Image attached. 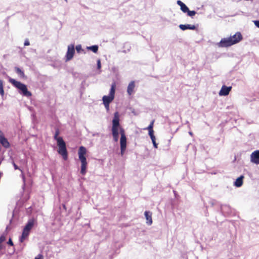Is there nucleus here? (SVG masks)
Wrapping results in <instances>:
<instances>
[{
    "label": "nucleus",
    "instance_id": "1",
    "mask_svg": "<svg viewBox=\"0 0 259 259\" xmlns=\"http://www.w3.org/2000/svg\"><path fill=\"white\" fill-rule=\"evenodd\" d=\"M242 38L240 32H237L232 36L227 38H224L221 39L218 44L220 47H228L238 43Z\"/></svg>",
    "mask_w": 259,
    "mask_h": 259
},
{
    "label": "nucleus",
    "instance_id": "2",
    "mask_svg": "<svg viewBox=\"0 0 259 259\" xmlns=\"http://www.w3.org/2000/svg\"><path fill=\"white\" fill-rule=\"evenodd\" d=\"M9 81L14 87L18 90L19 94L26 97L31 96L32 94L28 90L26 84L12 78H10Z\"/></svg>",
    "mask_w": 259,
    "mask_h": 259
},
{
    "label": "nucleus",
    "instance_id": "3",
    "mask_svg": "<svg viewBox=\"0 0 259 259\" xmlns=\"http://www.w3.org/2000/svg\"><path fill=\"white\" fill-rule=\"evenodd\" d=\"M54 139L57 141L58 146V152L62 156L64 159L66 160L68 157V153L66 143L63 138L54 135Z\"/></svg>",
    "mask_w": 259,
    "mask_h": 259
},
{
    "label": "nucleus",
    "instance_id": "4",
    "mask_svg": "<svg viewBox=\"0 0 259 259\" xmlns=\"http://www.w3.org/2000/svg\"><path fill=\"white\" fill-rule=\"evenodd\" d=\"M36 223V221L34 219H30L28 221L23 228L22 235L19 238V241L21 243L23 242L24 240L28 237L31 230Z\"/></svg>",
    "mask_w": 259,
    "mask_h": 259
},
{
    "label": "nucleus",
    "instance_id": "5",
    "mask_svg": "<svg viewBox=\"0 0 259 259\" xmlns=\"http://www.w3.org/2000/svg\"><path fill=\"white\" fill-rule=\"evenodd\" d=\"M115 92V84L112 83L108 96H104L102 98L103 104H109L114 100Z\"/></svg>",
    "mask_w": 259,
    "mask_h": 259
},
{
    "label": "nucleus",
    "instance_id": "6",
    "mask_svg": "<svg viewBox=\"0 0 259 259\" xmlns=\"http://www.w3.org/2000/svg\"><path fill=\"white\" fill-rule=\"evenodd\" d=\"M75 54L74 46L73 44L69 45L67 47V51L65 55L66 61L71 60Z\"/></svg>",
    "mask_w": 259,
    "mask_h": 259
},
{
    "label": "nucleus",
    "instance_id": "7",
    "mask_svg": "<svg viewBox=\"0 0 259 259\" xmlns=\"http://www.w3.org/2000/svg\"><path fill=\"white\" fill-rule=\"evenodd\" d=\"M120 133L121 135L120 140V148H122V149H123L124 147L126 148V137L125 135L124 131L122 128H120Z\"/></svg>",
    "mask_w": 259,
    "mask_h": 259
},
{
    "label": "nucleus",
    "instance_id": "8",
    "mask_svg": "<svg viewBox=\"0 0 259 259\" xmlns=\"http://www.w3.org/2000/svg\"><path fill=\"white\" fill-rule=\"evenodd\" d=\"M251 161L255 164H259V150L253 152L250 155Z\"/></svg>",
    "mask_w": 259,
    "mask_h": 259
},
{
    "label": "nucleus",
    "instance_id": "9",
    "mask_svg": "<svg viewBox=\"0 0 259 259\" xmlns=\"http://www.w3.org/2000/svg\"><path fill=\"white\" fill-rule=\"evenodd\" d=\"M119 125H120V124H119V113L118 112H116L114 114V118L112 120V128H118Z\"/></svg>",
    "mask_w": 259,
    "mask_h": 259
},
{
    "label": "nucleus",
    "instance_id": "10",
    "mask_svg": "<svg viewBox=\"0 0 259 259\" xmlns=\"http://www.w3.org/2000/svg\"><path fill=\"white\" fill-rule=\"evenodd\" d=\"M232 89V87H227L225 85H223L220 91V96H227L229 95L230 92Z\"/></svg>",
    "mask_w": 259,
    "mask_h": 259
},
{
    "label": "nucleus",
    "instance_id": "11",
    "mask_svg": "<svg viewBox=\"0 0 259 259\" xmlns=\"http://www.w3.org/2000/svg\"><path fill=\"white\" fill-rule=\"evenodd\" d=\"M179 28L184 31L187 29L195 30L197 28L195 25L191 24H180Z\"/></svg>",
    "mask_w": 259,
    "mask_h": 259
},
{
    "label": "nucleus",
    "instance_id": "12",
    "mask_svg": "<svg viewBox=\"0 0 259 259\" xmlns=\"http://www.w3.org/2000/svg\"><path fill=\"white\" fill-rule=\"evenodd\" d=\"M144 215L146 219V224L151 225L152 224V213L149 211H145Z\"/></svg>",
    "mask_w": 259,
    "mask_h": 259
},
{
    "label": "nucleus",
    "instance_id": "13",
    "mask_svg": "<svg viewBox=\"0 0 259 259\" xmlns=\"http://www.w3.org/2000/svg\"><path fill=\"white\" fill-rule=\"evenodd\" d=\"M135 87V83L134 81H132L130 82L127 86V92L129 95H131L133 92Z\"/></svg>",
    "mask_w": 259,
    "mask_h": 259
},
{
    "label": "nucleus",
    "instance_id": "14",
    "mask_svg": "<svg viewBox=\"0 0 259 259\" xmlns=\"http://www.w3.org/2000/svg\"><path fill=\"white\" fill-rule=\"evenodd\" d=\"M244 176L243 175L238 177L234 182V185L236 187H240L243 184Z\"/></svg>",
    "mask_w": 259,
    "mask_h": 259
},
{
    "label": "nucleus",
    "instance_id": "15",
    "mask_svg": "<svg viewBox=\"0 0 259 259\" xmlns=\"http://www.w3.org/2000/svg\"><path fill=\"white\" fill-rule=\"evenodd\" d=\"M0 143L5 148H8L10 146V143L5 137L0 140Z\"/></svg>",
    "mask_w": 259,
    "mask_h": 259
},
{
    "label": "nucleus",
    "instance_id": "16",
    "mask_svg": "<svg viewBox=\"0 0 259 259\" xmlns=\"http://www.w3.org/2000/svg\"><path fill=\"white\" fill-rule=\"evenodd\" d=\"M15 70L16 72L18 74L19 76H20L22 78H25V75L24 74V71L21 70L20 68L18 67H15Z\"/></svg>",
    "mask_w": 259,
    "mask_h": 259
},
{
    "label": "nucleus",
    "instance_id": "17",
    "mask_svg": "<svg viewBox=\"0 0 259 259\" xmlns=\"http://www.w3.org/2000/svg\"><path fill=\"white\" fill-rule=\"evenodd\" d=\"M87 163H81L80 174L82 175H84L87 172Z\"/></svg>",
    "mask_w": 259,
    "mask_h": 259
},
{
    "label": "nucleus",
    "instance_id": "18",
    "mask_svg": "<svg viewBox=\"0 0 259 259\" xmlns=\"http://www.w3.org/2000/svg\"><path fill=\"white\" fill-rule=\"evenodd\" d=\"M87 153V149L86 148L81 146L78 149V155H85Z\"/></svg>",
    "mask_w": 259,
    "mask_h": 259
},
{
    "label": "nucleus",
    "instance_id": "19",
    "mask_svg": "<svg viewBox=\"0 0 259 259\" xmlns=\"http://www.w3.org/2000/svg\"><path fill=\"white\" fill-rule=\"evenodd\" d=\"M99 47L98 45H93L90 47H87V49L90 51H92L93 52L95 53H97L98 51Z\"/></svg>",
    "mask_w": 259,
    "mask_h": 259
},
{
    "label": "nucleus",
    "instance_id": "20",
    "mask_svg": "<svg viewBox=\"0 0 259 259\" xmlns=\"http://www.w3.org/2000/svg\"><path fill=\"white\" fill-rule=\"evenodd\" d=\"M0 94L1 96H3L4 95V90L3 87V81L2 80L0 79Z\"/></svg>",
    "mask_w": 259,
    "mask_h": 259
},
{
    "label": "nucleus",
    "instance_id": "21",
    "mask_svg": "<svg viewBox=\"0 0 259 259\" xmlns=\"http://www.w3.org/2000/svg\"><path fill=\"white\" fill-rule=\"evenodd\" d=\"M79 159L81 162V163H87V158L85 155H78Z\"/></svg>",
    "mask_w": 259,
    "mask_h": 259
},
{
    "label": "nucleus",
    "instance_id": "22",
    "mask_svg": "<svg viewBox=\"0 0 259 259\" xmlns=\"http://www.w3.org/2000/svg\"><path fill=\"white\" fill-rule=\"evenodd\" d=\"M112 134L113 136H118V128H112Z\"/></svg>",
    "mask_w": 259,
    "mask_h": 259
},
{
    "label": "nucleus",
    "instance_id": "23",
    "mask_svg": "<svg viewBox=\"0 0 259 259\" xmlns=\"http://www.w3.org/2000/svg\"><path fill=\"white\" fill-rule=\"evenodd\" d=\"M181 10L185 13H187V12L189 11L188 7L184 4L181 7Z\"/></svg>",
    "mask_w": 259,
    "mask_h": 259
},
{
    "label": "nucleus",
    "instance_id": "24",
    "mask_svg": "<svg viewBox=\"0 0 259 259\" xmlns=\"http://www.w3.org/2000/svg\"><path fill=\"white\" fill-rule=\"evenodd\" d=\"M196 14V12L195 11H190L189 10V11L187 12V15L191 17L194 16Z\"/></svg>",
    "mask_w": 259,
    "mask_h": 259
},
{
    "label": "nucleus",
    "instance_id": "25",
    "mask_svg": "<svg viewBox=\"0 0 259 259\" xmlns=\"http://www.w3.org/2000/svg\"><path fill=\"white\" fill-rule=\"evenodd\" d=\"M75 49L78 53H79L81 51H83L80 45H77L75 47Z\"/></svg>",
    "mask_w": 259,
    "mask_h": 259
},
{
    "label": "nucleus",
    "instance_id": "26",
    "mask_svg": "<svg viewBox=\"0 0 259 259\" xmlns=\"http://www.w3.org/2000/svg\"><path fill=\"white\" fill-rule=\"evenodd\" d=\"M154 120L152 121L151 122V123H150V124L149 125V126L147 127L146 129H147L149 131H151V130H153V123H154Z\"/></svg>",
    "mask_w": 259,
    "mask_h": 259
},
{
    "label": "nucleus",
    "instance_id": "27",
    "mask_svg": "<svg viewBox=\"0 0 259 259\" xmlns=\"http://www.w3.org/2000/svg\"><path fill=\"white\" fill-rule=\"evenodd\" d=\"M101 68V61L99 59L97 61V68L98 69H100Z\"/></svg>",
    "mask_w": 259,
    "mask_h": 259
},
{
    "label": "nucleus",
    "instance_id": "28",
    "mask_svg": "<svg viewBox=\"0 0 259 259\" xmlns=\"http://www.w3.org/2000/svg\"><path fill=\"white\" fill-rule=\"evenodd\" d=\"M225 208H229V206H228V205H221V210H222V211H224V209Z\"/></svg>",
    "mask_w": 259,
    "mask_h": 259
},
{
    "label": "nucleus",
    "instance_id": "29",
    "mask_svg": "<svg viewBox=\"0 0 259 259\" xmlns=\"http://www.w3.org/2000/svg\"><path fill=\"white\" fill-rule=\"evenodd\" d=\"M7 243L11 246L14 245L13 242L11 238H9Z\"/></svg>",
    "mask_w": 259,
    "mask_h": 259
},
{
    "label": "nucleus",
    "instance_id": "30",
    "mask_svg": "<svg viewBox=\"0 0 259 259\" xmlns=\"http://www.w3.org/2000/svg\"><path fill=\"white\" fill-rule=\"evenodd\" d=\"M149 135L150 136V137H153L154 135V131L153 130H151V131H149Z\"/></svg>",
    "mask_w": 259,
    "mask_h": 259
},
{
    "label": "nucleus",
    "instance_id": "31",
    "mask_svg": "<svg viewBox=\"0 0 259 259\" xmlns=\"http://www.w3.org/2000/svg\"><path fill=\"white\" fill-rule=\"evenodd\" d=\"M104 106H105V107L107 110V111H109V104H104Z\"/></svg>",
    "mask_w": 259,
    "mask_h": 259
},
{
    "label": "nucleus",
    "instance_id": "32",
    "mask_svg": "<svg viewBox=\"0 0 259 259\" xmlns=\"http://www.w3.org/2000/svg\"><path fill=\"white\" fill-rule=\"evenodd\" d=\"M13 165L14 169L15 170H16V169H20L19 167L17 166V165H16V164L14 162H13Z\"/></svg>",
    "mask_w": 259,
    "mask_h": 259
},
{
    "label": "nucleus",
    "instance_id": "33",
    "mask_svg": "<svg viewBox=\"0 0 259 259\" xmlns=\"http://www.w3.org/2000/svg\"><path fill=\"white\" fill-rule=\"evenodd\" d=\"M216 201L214 200H211L209 201V203L212 205L213 206L215 204Z\"/></svg>",
    "mask_w": 259,
    "mask_h": 259
},
{
    "label": "nucleus",
    "instance_id": "34",
    "mask_svg": "<svg viewBox=\"0 0 259 259\" xmlns=\"http://www.w3.org/2000/svg\"><path fill=\"white\" fill-rule=\"evenodd\" d=\"M34 259H43V256L41 254H39Z\"/></svg>",
    "mask_w": 259,
    "mask_h": 259
},
{
    "label": "nucleus",
    "instance_id": "35",
    "mask_svg": "<svg viewBox=\"0 0 259 259\" xmlns=\"http://www.w3.org/2000/svg\"><path fill=\"white\" fill-rule=\"evenodd\" d=\"M177 4L178 5H179L180 6V7H181L183 5V4H184V3H183L182 2H181L180 0H178L177 1Z\"/></svg>",
    "mask_w": 259,
    "mask_h": 259
},
{
    "label": "nucleus",
    "instance_id": "36",
    "mask_svg": "<svg viewBox=\"0 0 259 259\" xmlns=\"http://www.w3.org/2000/svg\"><path fill=\"white\" fill-rule=\"evenodd\" d=\"M59 134H60V131H59V128H56L55 129V135H57V136H58V135H59Z\"/></svg>",
    "mask_w": 259,
    "mask_h": 259
},
{
    "label": "nucleus",
    "instance_id": "37",
    "mask_svg": "<svg viewBox=\"0 0 259 259\" xmlns=\"http://www.w3.org/2000/svg\"><path fill=\"white\" fill-rule=\"evenodd\" d=\"M126 149V148L124 147L123 149H122V148H120V153H121V155L122 156L124 153V151Z\"/></svg>",
    "mask_w": 259,
    "mask_h": 259
},
{
    "label": "nucleus",
    "instance_id": "38",
    "mask_svg": "<svg viewBox=\"0 0 259 259\" xmlns=\"http://www.w3.org/2000/svg\"><path fill=\"white\" fill-rule=\"evenodd\" d=\"M254 23L255 25L257 27L259 28V20H256V21H254Z\"/></svg>",
    "mask_w": 259,
    "mask_h": 259
},
{
    "label": "nucleus",
    "instance_id": "39",
    "mask_svg": "<svg viewBox=\"0 0 259 259\" xmlns=\"http://www.w3.org/2000/svg\"><path fill=\"white\" fill-rule=\"evenodd\" d=\"M30 45L28 39H26L24 42V46H29Z\"/></svg>",
    "mask_w": 259,
    "mask_h": 259
},
{
    "label": "nucleus",
    "instance_id": "40",
    "mask_svg": "<svg viewBox=\"0 0 259 259\" xmlns=\"http://www.w3.org/2000/svg\"><path fill=\"white\" fill-rule=\"evenodd\" d=\"M5 136L4 135V134L2 132V131L1 130H0V140L1 139H2L3 138H4Z\"/></svg>",
    "mask_w": 259,
    "mask_h": 259
},
{
    "label": "nucleus",
    "instance_id": "41",
    "mask_svg": "<svg viewBox=\"0 0 259 259\" xmlns=\"http://www.w3.org/2000/svg\"><path fill=\"white\" fill-rule=\"evenodd\" d=\"M152 143H153L154 147L155 148H157V144L156 143V141L152 142Z\"/></svg>",
    "mask_w": 259,
    "mask_h": 259
},
{
    "label": "nucleus",
    "instance_id": "42",
    "mask_svg": "<svg viewBox=\"0 0 259 259\" xmlns=\"http://www.w3.org/2000/svg\"><path fill=\"white\" fill-rule=\"evenodd\" d=\"M113 139L115 142H117L118 140V136H113Z\"/></svg>",
    "mask_w": 259,
    "mask_h": 259
},
{
    "label": "nucleus",
    "instance_id": "43",
    "mask_svg": "<svg viewBox=\"0 0 259 259\" xmlns=\"http://www.w3.org/2000/svg\"><path fill=\"white\" fill-rule=\"evenodd\" d=\"M150 138L152 140V142L155 141L156 138H155V136H153V137H151Z\"/></svg>",
    "mask_w": 259,
    "mask_h": 259
},
{
    "label": "nucleus",
    "instance_id": "44",
    "mask_svg": "<svg viewBox=\"0 0 259 259\" xmlns=\"http://www.w3.org/2000/svg\"><path fill=\"white\" fill-rule=\"evenodd\" d=\"M189 134L191 136H192V135H193V133H192V132H189Z\"/></svg>",
    "mask_w": 259,
    "mask_h": 259
},
{
    "label": "nucleus",
    "instance_id": "45",
    "mask_svg": "<svg viewBox=\"0 0 259 259\" xmlns=\"http://www.w3.org/2000/svg\"><path fill=\"white\" fill-rule=\"evenodd\" d=\"M65 1L67 2V0H65Z\"/></svg>",
    "mask_w": 259,
    "mask_h": 259
}]
</instances>
